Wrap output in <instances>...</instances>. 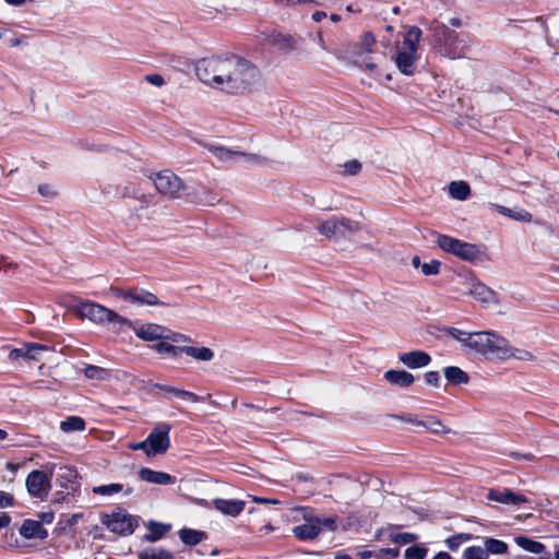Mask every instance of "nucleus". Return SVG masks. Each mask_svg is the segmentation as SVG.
<instances>
[{
  "label": "nucleus",
  "instance_id": "obj_19",
  "mask_svg": "<svg viewBox=\"0 0 559 559\" xmlns=\"http://www.w3.org/2000/svg\"><path fill=\"white\" fill-rule=\"evenodd\" d=\"M399 360L409 369H417L428 366L431 357L426 352L412 350L401 354Z\"/></svg>",
  "mask_w": 559,
  "mask_h": 559
},
{
  "label": "nucleus",
  "instance_id": "obj_42",
  "mask_svg": "<svg viewBox=\"0 0 559 559\" xmlns=\"http://www.w3.org/2000/svg\"><path fill=\"white\" fill-rule=\"evenodd\" d=\"M416 425L421 426L435 433H447L449 431L440 420L433 418L428 420H418Z\"/></svg>",
  "mask_w": 559,
  "mask_h": 559
},
{
  "label": "nucleus",
  "instance_id": "obj_12",
  "mask_svg": "<svg viewBox=\"0 0 559 559\" xmlns=\"http://www.w3.org/2000/svg\"><path fill=\"white\" fill-rule=\"evenodd\" d=\"M300 513L302 514L304 523L295 526L293 534L300 540L314 539L321 533L319 518L307 508H301Z\"/></svg>",
  "mask_w": 559,
  "mask_h": 559
},
{
  "label": "nucleus",
  "instance_id": "obj_1",
  "mask_svg": "<svg viewBox=\"0 0 559 559\" xmlns=\"http://www.w3.org/2000/svg\"><path fill=\"white\" fill-rule=\"evenodd\" d=\"M195 72L204 84L233 95L252 93L263 84L259 68L234 53L203 58L198 61Z\"/></svg>",
  "mask_w": 559,
  "mask_h": 559
},
{
  "label": "nucleus",
  "instance_id": "obj_24",
  "mask_svg": "<svg viewBox=\"0 0 559 559\" xmlns=\"http://www.w3.org/2000/svg\"><path fill=\"white\" fill-rule=\"evenodd\" d=\"M148 533L143 536V539L148 543H155L159 540L170 528V524L159 523L150 521L146 524Z\"/></svg>",
  "mask_w": 559,
  "mask_h": 559
},
{
  "label": "nucleus",
  "instance_id": "obj_44",
  "mask_svg": "<svg viewBox=\"0 0 559 559\" xmlns=\"http://www.w3.org/2000/svg\"><path fill=\"white\" fill-rule=\"evenodd\" d=\"M465 559H488L487 551L480 546H472L464 550Z\"/></svg>",
  "mask_w": 559,
  "mask_h": 559
},
{
  "label": "nucleus",
  "instance_id": "obj_25",
  "mask_svg": "<svg viewBox=\"0 0 559 559\" xmlns=\"http://www.w3.org/2000/svg\"><path fill=\"white\" fill-rule=\"evenodd\" d=\"M182 354L198 361H211L215 356L214 352L205 346H182Z\"/></svg>",
  "mask_w": 559,
  "mask_h": 559
},
{
  "label": "nucleus",
  "instance_id": "obj_11",
  "mask_svg": "<svg viewBox=\"0 0 559 559\" xmlns=\"http://www.w3.org/2000/svg\"><path fill=\"white\" fill-rule=\"evenodd\" d=\"M103 524L112 533L130 535L136 526V521L130 514L119 510L109 515H105Z\"/></svg>",
  "mask_w": 559,
  "mask_h": 559
},
{
  "label": "nucleus",
  "instance_id": "obj_49",
  "mask_svg": "<svg viewBox=\"0 0 559 559\" xmlns=\"http://www.w3.org/2000/svg\"><path fill=\"white\" fill-rule=\"evenodd\" d=\"M319 522H320L321 532L323 530L334 531L336 528V519L333 516H329V518H324V519L319 518Z\"/></svg>",
  "mask_w": 559,
  "mask_h": 559
},
{
  "label": "nucleus",
  "instance_id": "obj_15",
  "mask_svg": "<svg viewBox=\"0 0 559 559\" xmlns=\"http://www.w3.org/2000/svg\"><path fill=\"white\" fill-rule=\"evenodd\" d=\"M318 231L326 237L344 235L346 231H352L354 227L352 222L343 216H333L326 221H322L317 226Z\"/></svg>",
  "mask_w": 559,
  "mask_h": 559
},
{
  "label": "nucleus",
  "instance_id": "obj_33",
  "mask_svg": "<svg viewBox=\"0 0 559 559\" xmlns=\"http://www.w3.org/2000/svg\"><path fill=\"white\" fill-rule=\"evenodd\" d=\"M210 152L222 162H231V160H238V157L240 155V151H231L229 148L223 147V146H210Z\"/></svg>",
  "mask_w": 559,
  "mask_h": 559
},
{
  "label": "nucleus",
  "instance_id": "obj_57",
  "mask_svg": "<svg viewBox=\"0 0 559 559\" xmlns=\"http://www.w3.org/2000/svg\"><path fill=\"white\" fill-rule=\"evenodd\" d=\"M276 1L282 4L296 5V4H300V3L310 2L311 0H276Z\"/></svg>",
  "mask_w": 559,
  "mask_h": 559
},
{
  "label": "nucleus",
  "instance_id": "obj_52",
  "mask_svg": "<svg viewBox=\"0 0 559 559\" xmlns=\"http://www.w3.org/2000/svg\"><path fill=\"white\" fill-rule=\"evenodd\" d=\"M344 168H345L346 174L356 175L360 170L361 165L357 160H350V162L345 163Z\"/></svg>",
  "mask_w": 559,
  "mask_h": 559
},
{
  "label": "nucleus",
  "instance_id": "obj_45",
  "mask_svg": "<svg viewBox=\"0 0 559 559\" xmlns=\"http://www.w3.org/2000/svg\"><path fill=\"white\" fill-rule=\"evenodd\" d=\"M426 555L427 549L417 545L408 547L404 552L405 559H425Z\"/></svg>",
  "mask_w": 559,
  "mask_h": 559
},
{
  "label": "nucleus",
  "instance_id": "obj_56",
  "mask_svg": "<svg viewBox=\"0 0 559 559\" xmlns=\"http://www.w3.org/2000/svg\"><path fill=\"white\" fill-rule=\"evenodd\" d=\"M251 498V500L253 502H257V503H277V500H271V499H267V498H261V497H257V496H249Z\"/></svg>",
  "mask_w": 559,
  "mask_h": 559
},
{
  "label": "nucleus",
  "instance_id": "obj_2",
  "mask_svg": "<svg viewBox=\"0 0 559 559\" xmlns=\"http://www.w3.org/2000/svg\"><path fill=\"white\" fill-rule=\"evenodd\" d=\"M74 311L79 318L88 319L97 324H107L117 333L123 332L126 329H131L132 325V322L129 319L103 305L92 301L80 302L74 308Z\"/></svg>",
  "mask_w": 559,
  "mask_h": 559
},
{
  "label": "nucleus",
  "instance_id": "obj_51",
  "mask_svg": "<svg viewBox=\"0 0 559 559\" xmlns=\"http://www.w3.org/2000/svg\"><path fill=\"white\" fill-rule=\"evenodd\" d=\"M14 499L12 495L4 491H0V509L12 507Z\"/></svg>",
  "mask_w": 559,
  "mask_h": 559
},
{
  "label": "nucleus",
  "instance_id": "obj_30",
  "mask_svg": "<svg viewBox=\"0 0 559 559\" xmlns=\"http://www.w3.org/2000/svg\"><path fill=\"white\" fill-rule=\"evenodd\" d=\"M490 206L498 213L519 222H531L532 219V214L523 210L514 212L511 209L499 204H490Z\"/></svg>",
  "mask_w": 559,
  "mask_h": 559
},
{
  "label": "nucleus",
  "instance_id": "obj_3",
  "mask_svg": "<svg viewBox=\"0 0 559 559\" xmlns=\"http://www.w3.org/2000/svg\"><path fill=\"white\" fill-rule=\"evenodd\" d=\"M421 37V31L417 26H412L405 34L403 43L397 47L392 56L397 70L404 75H413L416 71L418 60V44Z\"/></svg>",
  "mask_w": 559,
  "mask_h": 559
},
{
  "label": "nucleus",
  "instance_id": "obj_21",
  "mask_svg": "<svg viewBox=\"0 0 559 559\" xmlns=\"http://www.w3.org/2000/svg\"><path fill=\"white\" fill-rule=\"evenodd\" d=\"M139 477L143 481L157 485H170L175 483V478L170 474L147 467H143L139 471Z\"/></svg>",
  "mask_w": 559,
  "mask_h": 559
},
{
  "label": "nucleus",
  "instance_id": "obj_14",
  "mask_svg": "<svg viewBox=\"0 0 559 559\" xmlns=\"http://www.w3.org/2000/svg\"><path fill=\"white\" fill-rule=\"evenodd\" d=\"M439 40L442 41L447 53L452 59L462 58L466 53V45L463 39H460L457 34L447 26H441V34H438Z\"/></svg>",
  "mask_w": 559,
  "mask_h": 559
},
{
  "label": "nucleus",
  "instance_id": "obj_16",
  "mask_svg": "<svg viewBox=\"0 0 559 559\" xmlns=\"http://www.w3.org/2000/svg\"><path fill=\"white\" fill-rule=\"evenodd\" d=\"M487 498L490 501L509 506H518L527 502V499L524 495L514 492L508 488H491L488 491Z\"/></svg>",
  "mask_w": 559,
  "mask_h": 559
},
{
  "label": "nucleus",
  "instance_id": "obj_18",
  "mask_svg": "<svg viewBox=\"0 0 559 559\" xmlns=\"http://www.w3.org/2000/svg\"><path fill=\"white\" fill-rule=\"evenodd\" d=\"M49 348L45 345L37 343H27L22 347L14 348L10 353L11 359L27 358L31 360H39L43 352H47Z\"/></svg>",
  "mask_w": 559,
  "mask_h": 559
},
{
  "label": "nucleus",
  "instance_id": "obj_37",
  "mask_svg": "<svg viewBox=\"0 0 559 559\" xmlns=\"http://www.w3.org/2000/svg\"><path fill=\"white\" fill-rule=\"evenodd\" d=\"M510 358H515L518 360L523 361H531L534 359V356L531 352L523 348H514L510 346L509 343L507 342V355L504 357H501V359L506 360Z\"/></svg>",
  "mask_w": 559,
  "mask_h": 559
},
{
  "label": "nucleus",
  "instance_id": "obj_60",
  "mask_svg": "<svg viewBox=\"0 0 559 559\" xmlns=\"http://www.w3.org/2000/svg\"><path fill=\"white\" fill-rule=\"evenodd\" d=\"M323 17H325V13L324 12H321V11H317L313 13L312 15V19L316 21V22H319L321 21Z\"/></svg>",
  "mask_w": 559,
  "mask_h": 559
},
{
  "label": "nucleus",
  "instance_id": "obj_27",
  "mask_svg": "<svg viewBox=\"0 0 559 559\" xmlns=\"http://www.w3.org/2000/svg\"><path fill=\"white\" fill-rule=\"evenodd\" d=\"M514 543L523 550L536 555L542 554L546 548L543 543L526 536H516Z\"/></svg>",
  "mask_w": 559,
  "mask_h": 559
},
{
  "label": "nucleus",
  "instance_id": "obj_7",
  "mask_svg": "<svg viewBox=\"0 0 559 559\" xmlns=\"http://www.w3.org/2000/svg\"><path fill=\"white\" fill-rule=\"evenodd\" d=\"M353 61L360 70L370 73L378 80L382 75H384L388 81L392 80L391 73L384 71L383 67L386 63V57L382 51H373L367 55H353Z\"/></svg>",
  "mask_w": 559,
  "mask_h": 559
},
{
  "label": "nucleus",
  "instance_id": "obj_53",
  "mask_svg": "<svg viewBox=\"0 0 559 559\" xmlns=\"http://www.w3.org/2000/svg\"><path fill=\"white\" fill-rule=\"evenodd\" d=\"M145 81L155 86H163L165 84V80L159 74H148L145 76Z\"/></svg>",
  "mask_w": 559,
  "mask_h": 559
},
{
  "label": "nucleus",
  "instance_id": "obj_43",
  "mask_svg": "<svg viewBox=\"0 0 559 559\" xmlns=\"http://www.w3.org/2000/svg\"><path fill=\"white\" fill-rule=\"evenodd\" d=\"M449 335L459 341L462 345L469 348V343H472L473 333L465 332L463 330L456 328L448 329Z\"/></svg>",
  "mask_w": 559,
  "mask_h": 559
},
{
  "label": "nucleus",
  "instance_id": "obj_13",
  "mask_svg": "<svg viewBox=\"0 0 559 559\" xmlns=\"http://www.w3.org/2000/svg\"><path fill=\"white\" fill-rule=\"evenodd\" d=\"M27 492L36 498H45L51 488L50 476L39 469L32 471L25 480Z\"/></svg>",
  "mask_w": 559,
  "mask_h": 559
},
{
  "label": "nucleus",
  "instance_id": "obj_47",
  "mask_svg": "<svg viewBox=\"0 0 559 559\" xmlns=\"http://www.w3.org/2000/svg\"><path fill=\"white\" fill-rule=\"evenodd\" d=\"M440 262L437 260H432L429 263L421 264V272L425 275H436L439 273Z\"/></svg>",
  "mask_w": 559,
  "mask_h": 559
},
{
  "label": "nucleus",
  "instance_id": "obj_63",
  "mask_svg": "<svg viewBox=\"0 0 559 559\" xmlns=\"http://www.w3.org/2000/svg\"><path fill=\"white\" fill-rule=\"evenodd\" d=\"M7 468H8L10 472L15 473V472L17 471V468H19V465H17V464H14V463L9 462V463L7 464Z\"/></svg>",
  "mask_w": 559,
  "mask_h": 559
},
{
  "label": "nucleus",
  "instance_id": "obj_22",
  "mask_svg": "<svg viewBox=\"0 0 559 559\" xmlns=\"http://www.w3.org/2000/svg\"><path fill=\"white\" fill-rule=\"evenodd\" d=\"M468 294L484 305L495 304L496 293L480 282H473Z\"/></svg>",
  "mask_w": 559,
  "mask_h": 559
},
{
  "label": "nucleus",
  "instance_id": "obj_6",
  "mask_svg": "<svg viewBox=\"0 0 559 559\" xmlns=\"http://www.w3.org/2000/svg\"><path fill=\"white\" fill-rule=\"evenodd\" d=\"M131 328L133 329L135 335L145 342H159L162 340H170L174 343H185L188 341L186 335L175 333L166 326L155 323H145L138 328H133L131 325Z\"/></svg>",
  "mask_w": 559,
  "mask_h": 559
},
{
  "label": "nucleus",
  "instance_id": "obj_61",
  "mask_svg": "<svg viewBox=\"0 0 559 559\" xmlns=\"http://www.w3.org/2000/svg\"><path fill=\"white\" fill-rule=\"evenodd\" d=\"M433 559H451L450 555L448 552L441 551L437 554Z\"/></svg>",
  "mask_w": 559,
  "mask_h": 559
},
{
  "label": "nucleus",
  "instance_id": "obj_62",
  "mask_svg": "<svg viewBox=\"0 0 559 559\" xmlns=\"http://www.w3.org/2000/svg\"><path fill=\"white\" fill-rule=\"evenodd\" d=\"M412 264H413V266H414V267H416V269H417V267H420V269H421V264H423V263H420V259H419V257H414V258L412 259Z\"/></svg>",
  "mask_w": 559,
  "mask_h": 559
},
{
  "label": "nucleus",
  "instance_id": "obj_29",
  "mask_svg": "<svg viewBox=\"0 0 559 559\" xmlns=\"http://www.w3.org/2000/svg\"><path fill=\"white\" fill-rule=\"evenodd\" d=\"M376 37L372 33L370 32H366L362 34V36L360 37V40L358 43V45L356 46L353 55H367V53H372L374 50V46H376Z\"/></svg>",
  "mask_w": 559,
  "mask_h": 559
},
{
  "label": "nucleus",
  "instance_id": "obj_31",
  "mask_svg": "<svg viewBox=\"0 0 559 559\" xmlns=\"http://www.w3.org/2000/svg\"><path fill=\"white\" fill-rule=\"evenodd\" d=\"M444 377L452 384H466L469 380L465 371L454 366L444 369Z\"/></svg>",
  "mask_w": 559,
  "mask_h": 559
},
{
  "label": "nucleus",
  "instance_id": "obj_32",
  "mask_svg": "<svg viewBox=\"0 0 559 559\" xmlns=\"http://www.w3.org/2000/svg\"><path fill=\"white\" fill-rule=\"evenodd\" d=\"M60 429L68 433L83 431L85 429V420L79 416H70L60 423Z\"/></svg>",
  "mask_w": 559,
  "mask_h": 559
},
{
  "label": "nucleus",
  "instance_id": "obj_5",
  "mask_svg": "<svg viewBox=\"0 0 559 559\" xmlns=\"http://www.w3.org/2000/svg\"><path fill=\"white\" fill-rule=\"evenodd\" d=\"M469 349L488 358L501 359L507 355V340L493 332H475Z\"/></svg>",
  "mask_w": 559,
  "mask_h": 559
},
{
  "label": "nucleus",
  "instance_id": "obj_55",
  "mask_svg": "<svg viewBox=\"0 0 559 559\" xmlns=\"http://www.w3.org/2000/svg\"><path fill=\"white\" fill-rule=\"evenodd\" d=\"M200 202L205 205H213L216 202V198L212 193L205 192V198L200 199Z\"/></svg>",
  "mask_w": 559,
  "mask_h": 559
},
{
  "label": "nucleus",
  "instance_id": "obj_34",
  "mask_svg": "<svg viewBox=\"0 0 559 559\" xmlns=\"http://www.w3.org/2000/svg\"><path fill=\"white\" fill-rule=\"evenodd\" d=\"M167 340H162L157 342L153 348L160 355H168L173 358L179 357L180 354H182V346H175L168 342Z\"/></svg>",
  "mask_w": 559,
  "mask_h": 559
},
{
  "label": "nucleus",
  "instance_id": "obj_41",
  "mask_svg": "<svg viewBox=\"0 0 559 559\" xmlns=\"http://www.w3.org/2000/svg\"><path fill=\"white\" fill-rule=\"evenodd\" d=\"M121 484H108L95 486L92 488V492L99 496L110 497L112 495L119 493L122 490Z\"/></svg>",
  "mask_w": 559,
  "mask_h": 559
},
{
  "label": "nucleus",
  "instance_id": "obj_35",
  "mask_svg": "<svg viewBox=\"0 0 559 559\" xmlns=\"http://www.w3.org/2000/svg\"><path fill=\"white\" fill-rule=\"evenodd\" d=\"M139 559H175L174 555L163 548H146L139 554Z\"/></svg>",
  "mask_w": 559,
  "mask_h": 559
},
{
  "label": "nucleus",
  "instance_id": "obj_50",
  "mask_svg": "<svg viewBox=\"0 0 559 559\" xmlns=\"http://www.w3.org/2000/svg\"><path fill=\"white\" fill-rule=\"evenodd\" d=\"M415 538H416L415 535H413L411 533H401V534H396L393 537V540L397 544L405 545V544L412 543L413 540H415Z\"/></svg>",
  "mask_w": 559,
  "mask_h": 559
},
{
  "label": "nucleus",
  "instance_id": "obj_4",
  "mask_svg": "<svg viewBox=\"0 0 559 559\" xmlns=\"http://www.w3.org/2000/svg\"><path fill=\"white\" fill-rule=\"evenodd\" d=\"M436 242L444 252L451 253L466 262H475L485 255V248L483 246L465 242L448 235L437 234Z\"/></svg>",
  "mask_w": 559,
  "mask_h": 559
},
{
  "label": "nucleus",
  "instance_id": "obj_58",
  "mask_svg": "<svg viewBox=\"0 0 559 559\" xmlns=\"http://www.w3.org/2000/svg\"><path fill=\"white\" fill-rule=\"evenodd\" d=\"M392 417L395 419L402 420V421L414 424V425H416V423L418 421V420L413 419L411 416H405V415H393Z\"/></svg>",
  "mask_w": 559,
  "mask_h": 559
},
{
  "label": "nucleus",
  "instance_id": "obj_39",
  "mask_svg": "<svg viewBox=\"0 0 559 559\" xmlns=\"http://www.w3.org/2000/svg\"><path fill=\"white\" fill-rule=\"evenodd\" d=\"M485 550L487 551V555H503L508 550V545L499 539L487 538L485 540Z\"/></svg>",
  "mask_w": 559,
  "mask_h": 559
},
{
  "label": "nucleus",
  "instance_id": "obj_36",
  "mask_svg": "<svg viewBox=\"0 0 559 559\" xmlns=\"http://www.w3.org/2000/svg\"><path fill=\"white\" fill-rule=\"evenodd\" d=\"M356 555L359 559H370V558L384 559V557L389 556V555L392 557H396L397 551H394L392 549H384V548L376 550V551H371L368 549H359V550H357Z\"/></svg>",
  "mask_w": 559,
  "mask_h": 559
},
{
  "label": "nucleus",
  "instance_id": "obj_48",
  "mask_svg": "<svg viewBox=\"0 0 559 559\" xmlns=\"http://www.w3.org/2000/svg\"><path fill=\"white\" fill-rule=\"evenodd\" d=\"M425 381L427 384L438 388L440 384V374L438 371H428L425 373Z\"/></svg>",
  "mask_w": 559,
  "mask_h": 559
},
{
  "label": "nucleus",
  "instance_id": "obj_46",
  "mask_svg": "<svg viewBox=\"0 0 559 559\" xmlns=\"http://www.w3.org/2000/svg\"><path fill=\"white\" fill-rule=\"evenodd\" d=\"M238 160H242L245 164L250 166L262 165L265 162L261 155L245 152H240Z\"/></svg>",
  "mask_w": 559,
  "mask_h": 559
},
{
  "label": "nucleus",
  "instance_id": "obj_64",
  "mask_svg": "<svg viewBox=\"0 0 559 559\" xmlns=\"http://www.w3.org/2000/svg\"><path fill=\"white\" fill-rule=\"evenodd\" d=\"M38 191L39 193H41L43 195H48L49 194V187L48 186H40L38 188Z\"/></svg>",
  "mask_w": 559,
  "mask_h": 559
},
{
  "label": "nucleus",
  "instance_id": "obj_9",
  "mask_svg": "<svg viewBox=\"0 0 559 559\" xmlns=\"http://www.w3.org/2000/svg\"><path fill=\"white\" fill-rule=\"evenodd\" d=\"M114 295L116 298L138 307L164 305L156 295L142 288H132L128 290L117 289L114 292Z\"/></svg>",
  "mask_w": 559,
  "mask_h": 559
},
{
  "label": "nucleus",
  "instance_id": "obj_38",
  "mask_svg": "<svg viewBox=\"0 0 559 559\" xmlns=\"http://www.w3.org/2000/svg\"><path fill=\"white\" fill-rule=\"evenodd\" d=\"M158 388L165 392H168V393H171L182 400H188V401H191L193 403H197V402H200L201 401V397L192 392H189V391H186V390H181V389H178V388H175V386H169V385H158Z\"/></svg>",
  "mask_w": 559,
  "mask_h": 559
},
{
  "label": "nucleus",
  "instance_id": "obj_17",
  "mask_svg": "<svg viewBox=\"0 0 559 559\" xmlns=\"http://www.w3.org/2000/svg\"><path fill=\"white\" fill-rule=\"evenodd\" d=\"M212 503L217 511L233 518L239 515L246 507V502L238 499L216 498Z\"/></svg>",
  "mask_w": 559,
  "mask_h": 559
},
{
  "label": "nucleus",
  "instance_id": "obj_26",
  "mask_svg": "<svg viewBox=\"0 0 559 559\" xmlns=\"http://www.w3.org/2000/svg\"><path fill=\"white\" fill-rule=\"evenodd\" d=\"M181 542L188 546H195L206 538L203 531L182 528L178 532Z\"/></svg>",
  "mask_w": 559,
  "mask_h": 559
},
{
  "label": "nucleus",
  "instance_id": "obj_20",
  "mask_svg": "<svg viewBox=\"0 0 559 559\" xmlns=\"http://www.w3.org/2000/svg\"><path fill=\"white\" fill-rule=\"evenodd\" d=\"M383 378L393 385L408 388L415 382V377L403 369H390L384 372Z\"/></svg>",
  "mask_w": 559,
  "mask_h": 559
},
{
  "label": "nucleus",
  "instance_id": "obj_40",
  "mask_svg": "<svg viewBox=\"0 0 559 559\" xmlns=\"http://www.w3.org/2000/svg\"><path fill=\"white\" fill-rule=\"evenodd\" d=\"M83 371H84V376L91 380L103 381L109 377V373L106 369L98 367V366H94V365L86 366Z\"/></svg>",
  "mask_w": 559,
  "mask_h": 559
},
{
  "label": "nucleus",
  "instance_id": "obj_28",
  "mask_svg": "<svg viewBox=\"0 0 559 559\" xmlns=\"http://www.w3.org/2000/svg\"><path fill=\"white\" fill-rule=\"evenodd\" d=\"M448 190H449V194L453 199L459 200V201L467 200L471 194V188H469L468 183L463 180L452 181L449 185Z\"/></svg>",
  "mask_w": 559,
  "mask_h": 559
},
{
  "label": "nucleus",
  "instance_id": "obj_8",
  "mask_svg": "<svg viewBox=\"0 0 559 559\" xmlns=\"http://www.w3.org/2000/svg\"><path fill=\"white\" fill-rule=\"evenodd\" d=\"M151 179L156 190L168 198H178L185 190V186L180 178L170 170L159 171Z\"/></svg>",
  "mask_w": 559,
  "mask_h": 559
},
{
  "label": "nucleus",
  "instance_id": "obj_59",
  "mask_svg": "<svg viewBox=\"0 0 559 559\" xmlns=\"http://www.w3.org/2000/svg\"><path fill=\"white\" fill-rule=\"evenodd\" d=\"M11 523V518L8 514L0 516V528L7 527Z\"/></svg>",
  "mask_w": 559,
  "mask_h": 559
},
{
  "label": "nucleus",
  "instance_id": "obj_10",
  "mask_svg": "<svg viewBox=\"0 0 559 559\" xmlns=\"http://www.w3.org/2000/svg\"><path fill=\"white\" fill-rule=\"evenodd\" d=\"M170 425L166 423L158 424L146 438L148 447V456L165 453L169 445Z\"/></svg>",
  "mask_w": 559,
  "mask_h": 559
},
{
  "label": "nucleus",
  "instance_id": "obj_54",
  "mask_svg": "<svg viewBox=\"0 0 559 559\" xmlns=\"http://www.w3.org/2000/svg\"><path fill=\"white\" fill-rule=\"evenodd\" d=\"M129 448L131 450H142L148 456V447H147L146 439L141 442L131 443V444H129Z\"/></svg>",
  "mask_w": 559,
  "mask_h": 559
},
{
  "label": "nucleus",
  "instance_id": "obj_23",
  "mask_svg": "<svg viewBox=\"0 0 559 559\" xmlns=\"http://www.w3.org/2000/svg\"><path fill=\"white\" fill-rule=\"evenodd\" d=\"M20 534L27 539H45L48 535L46 528L38 521L25 520L20 528Z\"/></svg>",
  "mask_w": 559,
  "mask_h": 559
}]
</instances>
